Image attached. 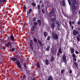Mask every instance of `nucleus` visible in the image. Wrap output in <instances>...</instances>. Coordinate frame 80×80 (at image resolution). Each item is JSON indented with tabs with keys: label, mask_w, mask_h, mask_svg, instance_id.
<instances>
[{
	"label": "nucleus",
	"mask_w": 80,
	"mask_h": 80,
	"mask_svg": "<svg viewBox=\"0 0 80 80\" xmlns=\"http://www.w3.org/2000/svg\"><path fill=\"white\" fill-rule=\"evenodd\" d=\"M51 22H54L55 21V18H52L51 19Z\"/></svg>",
	"instance_id": "nucleus-35"
},
{
	"label": "nucleus",
	"mask_w": 80,
	"mask_h": 80,
	"mask_svg": "<svg viewBox=\"0 0 80 80\" xmlns=\"http://www.w3.org/2000/svg\"><path fill=\"white\" fill-rule=\"evenodd\" d=\"M51 27L52 29H54L55 28V22H52L51 25Z\"/></svg>",
	"instance_id": "nucleus-6"
},
{
	"label": "nucleus",
	"mask_w": 80,
	"mask_h": 80,
	"mask_svg": "<svg viewBox=\"0 0 80 80\" xmlns=\"http://www.w3.org/2000/svg\"><path fill=\"white\" fill-rule=\"evenodd\" d=\"M33 26L35 28H36V27H37V26H38V23H37V22H34Z\"/></svg>",
	"instance_id": "nucleus-12"
},
{
	"label": "nucleus",
	"mask_w": 80,
	"mask_h": 80,
	"mask_svg": "<svg viewBox=\"0 0 80 80\" xmlns=\"http://www.w3.org/2000/svg\"><path fill=\"white\" fill-rule=\"evenodd\" d=\"M72 55L73 58H77V56H76L75 54L74 53H72Z\"/></svg>",
	"instance_id": "nucleus-27"
},
{
	"label": "nucleus",
	"mask_w": 80,
	"mask_h": 80,
	"mask_svg": "<svg viewBox=\"0 0 80 80\" xmlns=\"http://www.w3.org/2000/svg\"><path fill=\"white\" fill-rule=\"evenodd\" d=\"M46 50H47V51H49L50 50V47L49 46L46 49Z\"/></svg>",
	"instance_id": "nucleus-31"
},
{
	"label": "nucleus",
	"mask_w": 80,
	"mask_h": 80,
	"mask_svg": "<svg viewBox=\"0 0 80 80\" xmlns=\"http://www.w3.org/2000/svg\"><path fill=\"white\" fill-rule=\"evenodd\" d=\"M33 41L34 42H37V39L36 38H34L33 39Z\"/></svg>",
	"instance_id": "nucleus-33"
},
{
	"label": "nucleus",
	"mask_w": 80,
	"mask_h": 80,
	"mask_svg": "<svg viewBox=\"0 0 80 80\" xmlns=\"http://www.w3.org/2000/svg\"><path fill=\"white\" fill-rule=\"evenodd\" d=\"M73 35H77V32L76 30H74L73 31Z\"/></svg>",
	"instance_id": "nucleus-18"
},
{
	"label": "nucleus",
	"mask_w": 80,
	"mask_h": 80,
	"mask_svg": "<svg viewBox=\"0 0 80 80\" xmlns=\"http://www.w3.org/2000/svg\"><path fill=\"white\" fill-rule=\"evenodd\" d=\"M75 51V49L73 48H72L71 49L70 52L72 53H74V51Z\"/></svg>",
	"instance_id": "nucleus-21"
},
{
	"label": "nucleus",
	"mask_w": 80,
	"mask_h": 80,
	"mask_svg": "<svg viewBox=\"0 0 80 80\" xmlns=\"http://www.w3.org/2000/svg\"><path fill=\"white\" fill-rule=\"evenodd\" d=\"M54 60H55V59L54 58H53V56H52L51 58V62H53Z\"/></svg>",
	"instance_id": "nucleus-25"
},
{
	"label": "nucleus",
	"mask_w": 80,
	"mask_h": 80,
	"mask_svg": "<svg viewBox=\"0 0 80 80\" xmlns=\"http://www.w3.org/2000/svg\"><path fill=\"white\" fill-rule=\"evenodd\" d=\"M51 12V13H52V14L54 13V11H53V10H52Z\"/></svg>",
	"instance_id": "nucleus-50"
},
{
	"label": "nucleus",
	"mask_w": 80,
	"mask_h": 80,
	"mask_svg": "<svg viewBox=\"0 0 80 80\" xmlns=\"http://www.w3.org/2000/svg\"><path fill=\"white\" fill-rule=\"evenodd\" d=\"M71 28H72V30H73V26H72L71 27Z\"/></svg>",
	"instance_id": "nucleus-58"
},
{
	"label": "nucleus",
	"mask_w": 80,
	"mask_h": 80,
	"mask_svg": "<svg viewBox=\"0 0 80 80\" xmlns=\"http://www.w3.org/2000/svg\"><path fill=\"white\" fill-rule=\"evenodd\" d=\"M37 22L38 23L39 26H41V20L38 19L37 20Z\"/></svg>",
	"instance_id": "nucleus-17"
},
{
	"label": "nucleus",
	"mask_w": 80,
	"mask_h": 80,
	"mask_svg": "<svg viewBox=\"0 0 80 80\" xmlns=\"http://www.w3.org/2000/svg\"><path fill=\"white\" fill-rule=\"evenodd\" d=\"M5 46H7V47H8V46H10V47H11V45H12V43L11 42H8L7 43H6L5 44Z\"/></svg>",
	"instance_id": "nucleus-9"
},
{
	"label": "nucleus",
	"mask_w": 80,
	"mask_h": 80,
	"mask_svg": "<svg viewBox=\"0 0 80 80\" xmlns=\"http://www.w3.org/2000/svg\"><path fill=\"white\" fill-rule=\"evenodd\" d=\"M56 24H57V25H58V22H57L56 21Z\"/></svg>",
	"instance_id": "nucleus-61"
},
{
	"label": "nucleus",
	"mask_w": 80,
	"mask_h": 80,
	"mask_svg": "<svg viewBox=\"0 0 80 80\" xmlns=\"http://www.w3.org/2000/svg\"><path fill=\"white\" fill-rule=\"evenodd\" d=\"M17 57H18V55H15L14 58H11V60L14 63H16V65L20 69H22V67H21L20 62L18 60H17Z\"/></svg>",
	"instance_id": "nucleus-1"
},
{
	"label": "nucleus",
	"mask_w": 80,
	"mask_h": 80,
	"mask_svg": "<svg viewBox=\"0 0 80 80\" xmlns=\"http://www.w3.org/2000/svg\"><path fill=\"white\" fill-rule=\"evenodd\" d=\"M77 41H80V38L77 37Z\"/></svg>",
	"instance_id": "nucleus-47"
},
{
	"label": "nucleus",
	"mask_w": 80,
	"mask_h": 80,
	"mask_svg": "<svg viewBox=\"0 0 80 80\" xmlns=\"http://www.w3.org/2000/svg\"><path fill=\"white\" fill-rule=\"evenodd\" d=\"M72 6L73 9H75V8H76V6H75V4H72Z\"/></svg>",
	"instance_id": "nucleus-22"
},
{
	"label": "nucleus",
	"mask_w": 80,
	"mask_h": 80,
	"mask_svg": "<svg viewBox=\"0 0 80 80\" xmlns=\"http://www.w3.org/2000/svg\"><path fill=\"white\" fill-rule=\"evenodd\" d=\"M42 13H43V14H44V9H42Z\"/></svg>",
	"instance_id": "nucleus-51"
},
{
	"label": "nucleus",
	"mask_w": 80,
	"mask_h": 80,
	"mask_svg": "<svg viewBox=\"0 0 80 80\" xmlns=\"http://www.w3.org/2000/svg\"><path fill=\"white\" fill-rule=\"evenodd\" d=\"M43 35L45 37H47V35H48V33L44 31L43 33Z\"/></svg>",
	"instance_id": "nucleus-16"
},
{
	"label": "nucleus",
	"mask_w": 80,
	"mask_h": 80,
	"mask_svg": "<svg viewBox=\"0 0 80 80\" xmlns=\"http://www.w3.org/2000/svg\"><path fill=\"white\" fill-rule=\"evenodd\" d=\"M31 5L33 7H36V3L35 2H32L31 3Z\"/></svg>",
	"instance_id": "nucleus-24"
},
{
	"label": "nucleus",
	"mask_w": 80,
	"mask_h": 80,
	"mask_svg": "<svg viewBox=\"0 0 80 80\" xmlns=\"http://www.w3.org/2000/svg\"><path fill=\"white\" fill-rule=\"evenodd\" d=\"M53 38L54 40H58V35L57 34H55L54 32H52Z\"/></svg>",
	"instance_id": "nucleus-2"
},
{
	"label": "nucleus",
	"mask_w": 80,
	"mask_h": 80,
	"mask_svg": "<svg viewBox=\"0 0 80 80\" xmlns=\"http://www.w3.org/2000/svg\"><path fill=\"white\" fill-rule=\"evenodd\" d=\"M32 8H30L29 10V13L30 14L31 13H32Z\"/></svg>",
	"instance_id": "nucleus-32"
},
{
	"label": "nucleus",
	"mask_w": 80,
	"mask_h": 80,
	"mask_svg": "<svg viewBox=\"0 0 80 80\" xmlns=\"http://www.w3.org/2000/svg\"><path fill=\"white\" fill-rule=\"evenodd\" d=\"M78 30H80V28H78Z\"/></svg>",
	"instance_id": "nucleus-64"
},
{
	"label": "nucleus",
	"mask_w": 80,
	"mask_h": 80,
	"mask_svg": "<svg viewBox=\"0 0 80 80\" xmlns=\"http://www.w3.org/2000/svg\"><path fill=\"white\" fill-rule=\"evenodd\" d=\"M78 37L79 38H80V34H78Z\"/></svg>",
	"instance_id": "nucleus-62"
},
{
	"label": "nucleus",
	"mask_w": 80,
	"mask_h": 80,
	"mask_svg": "<svg viewBox=\"0 0 80 80\" xmlns=\"http://www.w3.org/2000/svg\"><path fill=\"white\" fill-rule=\"evenodd\" d=\"M75 52L76 54H79V52H78L77 51H76Z\"/></svg>",
	"instance_id": "nucleus-48"
},
{
	"label": "nucleus",
	"mask_w": 80,
	"mask_h": 80,
	"mask_svg": "<svg viewBox=\"0 0 80 80\" xmlns=\"http://www.w3.org/2000/svg\"><path fill=\"white\" fill-rule=\"evenodd\" d=\"M42 7H44V5L43 3H42Z\"/></svg>",
	"instance_id": "nucleus-56"
},
{
	"label": "nucleus",
	"mask_w": 80,
	"mask_h": 80,
	"mask_svg": "<svg viewBox=\"0 0 80 80\" xmlns=\"http://www.w3.org/2000/svg\"><path fill=\"white\" fill-rule=\"evenodd\" d=\"M31 28V30L32 31V32L33 33V31H34V29H35V27L33 26H32Z\"/></svg>",
	"instance_id": "nucleus-20"
},
{
	"label": "nucleus",
	"mask_w": 80,
	"mask_h": 80,
	"mask_svg": "<svg viewBox=\"0 0 80 80\" xmlns=\"http://www.w3.org/2000/svg\"><path fill=\"white\" fill-rule=\"evenodd\" d=\"M38 41L40 46L41 47H43V44H42V42L40 39H38Z\"/></svg>",
	"instance_id": "nucleus-7"
},
{
	"label": "nucleus",
	"mask_w": 80,
	"mask_h": 80,
	"mask_svg": "<svg viewBox=\"0 0 80 80\" xmlns=\"http://www.w3.org/2000/svg\"><path fill=\"white\" fill-rule=\"evenodd\" d=\"M12 45H14V46L16 44H15V41H12Z\"/></svg>",
	"instance_id": "nucleus-34"
},
{
	"label": "nucleus",
	"mask_w": 80,
	"mask_h": 80,
	"mask_svg": "<svg viewBox=\"0 0 80 80\" xmlns=\"http://www.w3.org/2000/svg\"><path fill=\"white\" fill-rule=\"evenodd\" d=\"M2 49H5V46H3L2 47Z\"/></svg>",
	"instance_id": "nucleus-55"
},
{
	"label": "nucleus",
	"mask_w": 80,
	"mask_h": 80,
	"mask_svg": "<svg viewBox=\"0 0 80 80\" xmlns=\"http://www.w3.org/2000/svg\"><path fill=\"white\" fill-rule=\"evenodd\" d=\"M37 66L38 68H40V64H39V62H38L37 63Z\"/></svg>",
	"instance_id": "nucleus-26"
},
{
	"label": "nucleus",
	"mask_w": 80,
	"mask_h": 80,
	"mask_svg": "<svg viewBox=\"0 0 80 80\" xmlns=\"http://www.w3.org/2000/svg\"><path fill=\"white\" fill-rule=\"evenodd\" d=\"M69 24L70 25V27H72V21H70L69 22Z\"/></svg>",
	"instance_id": "nucleus-29"
},
{
	"label": "nucleus",
	"mask_w": 80,
	"mask_h": 80,
	"mask_svg": "<svg viewBox=\"0 0 80 80\" xmlns=\"http://www.w3.org/2000/svg\"><path fill=\"white\" fill-rule=\"evenodd\" d=\"M58 52L59 53H60L61 54L62 53V48H59V49H58Z\"/></svg>",
	"instance_id": "nucleus-19"
},
{
	"label": "nucleus",
	"mask_w": 80,
	"mask_h": 80,
	"mask_svg": "<svg viewBox=\"0 0 80 80\" xmlns=\"http://www.w3.org/2000/svg\"><path fill=\"white\" fill-rule=\"evenodd\" d=\"M32 80H36V78H33Z\"/></svg>",
	"instance_id": "nucleus-59"
},
{
	"label": "nucleus",
	"mask_w": 80,
	"mask_h": 80,
	"mask_svg": "<svg viewBox=\"0 0 80 80\" xmlns=\"http://www.w3.org/2000/svg\"><path fill=\"white\" fill-rule=\"evenodd\" d=\"M47 40H50V37L48 36Z\"/></svg>",
	"instance_id": "nucleus-37"
},
{
	"label": "nucleus",
	"mask_w": 80,
	"mask_h": 80,
	"mask_svg": "<svg viewBox=\"0 0 80 80\" xmlns=\"http://www.w3.org/2000/svg\"><path fill=\"white\" fill-rule=\"evenodd\" d=\"M72 4L77 5V0H73L72 2Z\"/></svg>",
	"instance_id": "nucleus-14"
},
{
	"label": "nucleus",
	"mask_w": 80,
	"mask_h": 80,
	"mask_svg": "<svg viewBox=\"0 0 80 80\" xmlns=\"http://www.w3.org/2000/svg\"><path fill=\"white\" fill-rule=\"evenodd\" d=\"M78 25H80V21H79L78 22Z\"/></svg>",
	"instance_id": "nucleus-53"
},
{
	"label": "nucleus",
	"mask_w": 80,
	"mask_h": 80,
	"mask_svg": "<svg viewBox=\"0 0 80 80\" xmlns=\"http://www.w3.org/2000/svg\"><path fill=\"white\" fill-rule=\"evenodd\" d=\"M57 28L58 31H60V27H57Z\"/></svg>",
	"instance_id": "nucleus-43"
},
{
	"label": "nucleus",
	"mask_w": 80,
	"mask_h": 80,
	"mask_svg": "<svg viewBox=\"0 0 80 80\" xmlns=\"http://www.w3.org/2000/svg\"><path fill=\"white\" fill-rule=\"evenodd\" d=\"M23 10H26V9H27V7H26V6H23Z\"/></svg>",
	"instance_id": "nucleus-38"
},
{
	"label": "nucleus",
	"mask_w": 80,
	"mask_h": 80,
	"mask_svg": "<svg viewBox=\"0 0 80 80\" xmlns=\"http://www.w3.org/2000/svg\"><path fill=\"white\" fill-rule=\"evenodd\" d=\"M46 65H48V60H46Z\"/></svg>",
	"instance_id": "nucleus-36"
},
{
	"label": "nucleus",
	"mask_w": 80,
	"mask_h": 80,
	"mask_svg": "<svg viewBox=\"0 0 80 80\" xmlns=\"http://www.w3.org/2000/svg\"><path fill=\"white\" fill-rule=\"evenodd\" d=\"M62 58L64 63H65V64H67V58H66L65 54H63L62 57Z\"/></svg>",
	"instance_id": "nucleus-3"
},
{
	"label": "nucleus",
	"mask_w": 80,
	"mask_h": 80,
	"mask_svg": "<svg viewBox=\"0 0 80 80\" xmlns=\"http://www.w3.org/2000/svg\"><path fill=\"white\" fill-rule=\"evenodd\" d=\"M74 64L75 65V66H76V67H77V68L78 69V64H77V62H74Z\"/></svg>",
	"instance_id": "nucleus-30"
},
{
	"label": "nucleus",
	"mask_w": 80,
	"mask_h": 80,
	"mask_svg": "<svg viewBox=\"0 0 80 80\" xmlns=\"http://www.w3.org/2000/svg\"><path fill=\"white\" fill-rule=\"evenodd\" d=\"M58 26L57 27H60V25H59V24H58Z\"/></svg>",
	"instance_id": "nucleus-60"
},
{
	"label": "nucleus",
	"mask_w": 80,
	"mask_h": 80,
	"mask_svg": "<svg viewBox=\"0 0 80 80\" xmlns=\"http://www.w3.org/2000/svg\"><path fill=\"white\" fill-rule=\"evenodd\" d=\"M72 73V70H70L69 71V73Z\"/></svg>",
	"instance_id": "nucleus-57"
},
{
	"label": "nucleus",
	"mask_w": 80,
	"mask_h": 80,
	"mask_svg": "<svg viewBox=\"0 0 80 80\" xmlns=\"http://www.w3.org/2000/svg\"><path fill=\"white\" fill-rule=\"evenodd\" d=\"M48 80H53V77L51 75L49 76L48 78Z\"/></svg>",
	"instance_id": "nucleus-15"
},
{
	"label": "nucleus",
	"mask_w": 80,
	"mask_h": 80,
	"mask_svg": "<svg viewBox=\"0 0 80 80\" xmlns=\"http://www.w3.org/2000/svg\"><path fill=\"white\" fill-rule=\"evenodd\" d=\"M60 3L61 5H62V6H64V7L66 6L65 0H61L60 2Z\"/></svg>",
	"instance_id": "nucleus-4"
},
{
	"label": "nucleus",
	"mask_w": 80,
	"mask_h": 80,
	"mask_svg": "<svg viewBox=\"0 0 80 80\" xmlns=\"http://www.w3.org/2000/svg\"><path fill=\"white\" fill-rule=\"evenodd\" d=\"M9 40H11V41H15V39H14V36L12 34L11 35L9 38Z\"/></svg>",
	"instance_id": "nucleus-5"
},
{
	"label": "nucleus",
	"mask_w": 80,
	"mask_h": 80,
	"mask_svg": "<svg viewBox=\"0 0 80 80\" xmlns=\"http://www.w3.org/2000/svg\"><path fill=\"white\" fill-rule=\"evenodd\" d=\"M33 22H35V21H36V18H33Z\"/></svg>",
	"instance_id": "nucleus-39"
},
{
	"label": "nucleus",
	"mask_w": 80,
	"mask_h": 80,
	"mask_svg": "<svg viewBox=\"0 0 80 80\" xmlns=\"http://www.w3.org/2000/svg\"><path fill=\"white\" fill-rule=\"evenodd\" d=\"M42 1L41 0L40 1V3H42Z\"/></svg>",
	"instance_id": "nucleus-63"
},
{
	"label": "nucleus",
	"mask_w": 80,
	"mask_h": 80,
	"mask_svg": "<svg viewBox=\"0 0 80 80\" xmlns=\"http://www.w3.org/2000/svg\"><path fill=\"white\" fill-rule=\"evenodd\" d=\"M1 2H6V0H1Z\"/></svg>",
	"instance_id": "nucleus-42"
},
{
	"label": "nucleus",
	"mask_w": 80,
	"mask_h": 80,
	"mask_svg": "<svg viewBox=\"0 0 80 80\" xmlns=\"http://www.w3.org/2000/svg\"><path fill=\"white\" fill-rule=\"evenodd\" d=\"M33 43H30L29 45L31 48V49L32 50H33Z\"/></svg>",
	"instance_id": "nucleus-10"
},
{
	"label": "nucleus",
	"mask_w": 80,
	"mask_h": 80,
	"mask_svg": "<svg viewBox=\"0 0 80 80\" xmlns=\"http://www.w3.org/2000/svg\"><path fill=\"white\" fill-rule=\"evenodd\" d=\"M73 60L74 61H77V59L75 58H73Z\"/></svg>",
	"instance_id": "nucleus-49"
},
{
	"label": "nucleus",
	"mask_w": 80,
	"mask_h": 80,
	"mask_svg": "<svg viewBox=\"0 0 80 80\" xmlns=\"http://www.w3.org/2000/svg\"><path fill=\"white\" fill-rule=\"evenodd\" d=\"M30 43H33V40H32V39H31V40H30Z\"/></svg>",
	"instance_id": "nucleus-46"
},
{
	"label": "nucleus",
	"mask_w": 80,
	"mask_h": 80,
	"mask_svg": "<svg viewBox=\"0 0 80 80\" xmlns=\"http://www.w3.org/2000/svg\"><path fill=\"white\" fill-rule=\"evenodd\" d=\"M10 50H11V52H14L15 50V48H12V49H11V48H10Z\"/></svg>",
	"instance_id": "nucleus-23"
},
{
	"label": "nucleus",
	"mask_w": 80,
	"mask_h": 80,
	"mask_svg": "<svg viewBox=\"0 0 80 80\" xmlns=\"http://www.w3.org/2000/svg\"><path fill=\"white\" fill-rule=\"evenodd\" d=\"M52 48H51V51L50 52L51 53V54H54L55 53V51L53 49H52L53 48V46H52Z\"/></svg>",
	"instance_id": "nucleus-11"
},
{
	"label": "nucleus",
	"mask_w": 80,
	"mask_h": 80,
	"mask_svg": "<svg viewBox=\"0 0 80 80\" xmlns=\"http://www.w3.org/2000/svg\"><path fill=\"white\" fill-rule=\"evenodd\" d=\"M68 2L70 6V5H71V2H70V0H68Z\"/></svg>",
	"instance_id": "nucleus-41"
},
{
	"label": "nucleus",
	"mask_w": 80,
	"mask_h": 80,
	"mask_svg": "<svg viewBox=\"0 0 80 80\" xmlns=\"http://www.w3.org/2000/svg\"><path fill=\"white\" fill-rule=\"evenodd\" d=\"M26 78V75L25 74H24L23 75V78L24 79H25Z\"/></svg>",
	"instance_id": "nucleus-44"
},
{
	"label": "nucleus",
	"mask_w": 80,
	"mask_h": 80,
	"mask_svg": "<svg viewBox=\"0 0 80 80\" xmlns=\"http://www.w3.org/2000/svg\"><path fill=\"white\" fill-rule=\"evenodd\" d=\"M72 13L73 14L74 13H77V12H78V10H77V9H72Z\"/></svg>",
	"instance_id": "nucleus-13"
},
{
	"label": "nucleus",
	"mask_w": 80,
	"mask_h": 80,
	"mask_svg": "<svg viewBox=\"0 0 80 80\" xmlns=\"http://www.w3.org/2000/svg\"><path fill=\"white\" fill-rule=\"evenodd\" d=\"M60 52H58L57 54V56H60Z\"/></svg>",
	"instance_id": "nucleus-40"
},
{
	"label": "nucleus",
	"mask_w": 80,
	"mask_h": 80,
	"mask_svg": "<svg viewBox=\"0 0 80 80\" xmlns=\"http://www.w3.org/2000/svg\"><path fill=\"white\" fill-rule=\"evenodd\" d=\"M38 9L39 10H40V5H38Z\"/></svg>",
	"instance_id": "nucleus-45"
},
{
	"label": "nucleus",
	"mask_w": 80,
	"mask_h": 80,
	"mask_svg": "<svg viewBox=\"0 0 80 80\" xmlns=\"http://www.w3.org/2000/svg\"><path fill=\"white\" fill-rule=\"evenodd\" d=\"M72 24H74V23H75V21H72Z\"/></svg>",
	"instance_id": "nucleus-54"
},
{
	"label": "nucleus",
	"mask_w": 80,
	"mask_h": 80,
	"mask_svg": "<svg viewBox=\"0 0 80 80\" xmlns=\"http://www.w3.org/2000/svg\"><path fill=\"white\" fill-rule=\"evenodd\" d=\"M23 66H24V68H25V70L26 71H27V69H28V68L27 67V65H26V63L25 62H24L23 64Z\"/></svg>",
	"instance_id": "nucleus-8"
},
{
	"label": "nucleus",
	"mask_w": 80,
	"mask_h": 80,
	"mask_svg": "<svg viewBox=\"0 0 80 80\" xmlns=\"http://www.w3.org/2000/svg\"><path fill=\"white\" fill-rule=\"evenodd\" d=\"M49 15H52V13L51 12H49Z\"/></svg>",
	"instance_id": "nucleus-52"
},
{
	"label": "nucleus",
	"mask_w": 80,
	"mask_h": 80,
	"mask_svg": "<svg viewBox=\"0 0 80 80\" xmlns=\"http://www.w3.org/2000/svg\"><path fill=\"white\" fill-rule=\"evenodd\" d=\"M65 72V69H62L61 70V74H63V73Z\"/></svg>",
	"instance_id": "nucleus-28"
}]
</instances>
